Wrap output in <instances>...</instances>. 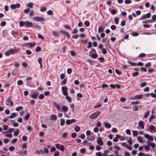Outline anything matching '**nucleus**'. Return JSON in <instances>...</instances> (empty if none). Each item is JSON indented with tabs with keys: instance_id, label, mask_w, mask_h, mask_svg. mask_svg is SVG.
<instances>
[{
	"instance_id": "nucleus-31",
	"label": "nucleus",
	"mask_w": 156,
	"mask_h": 156,
	"mask_svg": "<svg viewBox=\"0 0 156 156\" xmlns=\"http://www.w3.org/2000/svg\"><path fill=\"white\" fill-rule=\"evenodd\" d=\"M132 132L133 135L134 136H136L138 135V132L137 131L133 130Z\"/></svg>"
},
{
	"instance_id": "nucleus-22",
	"label": "nucleus",
	"mask_w": 156,
	"mask_h": 156,
	"mask_svg": "<svg viewBox=\"0 0 156 156\" xmlns=\"http://www.w3.org/2000/svg\"><path fill=\"white\" fill-rule=\"evenodd\" d=\"M17 114L15 113H13L10 115V116H9V118L10 119H13L14 118L17 116Z\"/></svg>"
},
{
	"instance_id": "nucleus-46",
	"label": "nucleus",
	"mask_w": 156,
	"mask_h": 156,
	"mask_svg": "<svg viewBox=\"0 0 156 156\" xmlns=\"http://www.w3.org/2000/svg\"><path fill=\"white\" fill-rule=\"evenodd\" d=\"M155 118V116L153 115H152L150 116L149 119V120L150 122H151L152 120Z\"/></svg>"
},
{
	"instance_id": "nucleus-21",
	"label": "nucleus",
	"mask_w": 156,
	"mask_h": 156,
	"mask_svg": "<svg viewBox=\"0 0 156 156\" xmlns=\"http://www.w3.org/2000/svg\"><path fill=\"white\" fill-rule=\"evenodd\" d=\"M104 28L101 26H100L98 27V32L99 33H100L104 31Z\"/></svg>"
},
{
	"instance_id": "nucleus-33",
	"label": "nucleus",
	"mask_w": 156,
	"mask_h": 156,
	"mask_svg": "<svg viewBox=\"0 0 156 156\" xmlns=\"http://www.w3.org/2000/svg\"><path fill=\"white\" fill-rule=\"evenodd\" d=\"M84 24L87 27H88L90 26V23L88 21L86 20L84 22Z\"/></svg>"
},
{
	"instance_id": "nucleus-30",
	"label": "nucleus",
	"mask_w": 156,
	"mask_h": 156,
	"mask_svg": "<svg viewBox=\"0 0 156 156\" xmlns=\"http://www.w3.org/2000/svg\"><path fill=\"white\" fill-rule=\"evenodd\" d=\"M25 22L23 21H20L19 22V25L20 27H23L24 26H25Z\"/></svg>"
},
{
	"instance_id": "nucleus-5",
	"label": "nucleus",
	"mask_w": 156,
	"mask_h": 156,
	"mask_svg": "<svg viewBox=\"0 0 156 156\" xmlns=\"http://www.w3.org/2000/svg\"><path fill=\"white\" fill-rule=\"evenodd\" d=\"M151 16V14L150 12H149L146 14L143 15L139 19L140 20H142L147 18H149Z\"/></svg>"
},
{
	"instance_id": "nucleus-13",
	"label": "nucleus",
	"mask_w": 156,
	"mask_h": 156,
	"mask_svg": "<svg viewBox=\"0 0 156 156\" xmlns=\"http://www.w3.org/2000/svg\"><path fill=\"white\" fill-rule=\"evenodd\" d=\"M35 43H27L25 44V46L29 48H31L33 47L35 45Z\"/></svg>"
},
{
	"instance_id": "nucleus-61",
	"label": "nucleus",
	"mask_w": 156,
	"mask_h": 156,
	"mask_svg": "<svg viewBox=\"0 0 156 156\" xmlns=\"http://www.w3.org/2000/svg\"><path fill=\"white\" fill-rule=\"evenodd\" d=\"M79 36L78 35V34H76V35H73L72 37L73 38V39H77L78 37H79Z\"/></svg>"
},
{
	"instance_id": "nucleus-20",
	"label": "nucleus",
	"mask_w": 156,
	"mask_h": 156,
	"mask_svg": "<svg viewBox=\"0 0 156 156\" xmlns=\"http://www.w3.org/2000/svg\"><path fill=\"white\" fill-rule=\"evenodd\" d=\"M57 119V117L56 115L52 114L51 115L50 119L51 120H56Z\"/></svg>"
},
{
	"instance_id": "nucleus-9",
	"label": "nucleus",
	"mask_w": 156,
	"mask_h": 156,
	"mask_svg": "<svg viewBox=\"0 0 156 156\" xmlns=\"http://www.w3.org/2000/svg\"><path fill=\"white\" fill-rule=\"evenodd\" d=\"M56 147L58 149L60 150L61 151H64L65 148L63 145H61L59 144H57L55 145Z\"/></svg>"
},
{
	"instance_id": "nucleus-29",
	"label": "nucleus",
	"mask_w": 156,
	"mask_h": 156,
	"mask_svg": "<svg viewBox=\"0 0 156 156\" xmlns=\"http://www.w3.org/2000/svg\"><path fill=\"white\" fill-rule=\"evenodd\" d=\"M30 96L31 97V98H34V99H36L37 98V96H38V95L36 93H34V94H33L31 95L30 96Z\"/></svg>"
},
{
	"instance_id": "nucleus-11",
	"label": "nucleus",
	"mask_w": 156,
	"mask_h": 156,
	"mask_svg": "<svg viewBox=\"0 0 156 156\" xmlns=\"http://www.w3.org/2000/svg\"><path fill=\"white\" fill-rule=\"evenodd\" d=\"M144 137L150 141H152L153 140V136H152L148 134H145Z\"/></svg>"
},
{
	"instance_id": "nucleus-55",
	"label": "nucleus",
	"mask_w": 156,
	"mask_h": 156,
	"mask_svg": "<svg viewBox=\"0 0 156 156\" xmlns=\"http://www.w3.org/2000/svg\"><path fill=\"white\" fill-rule=\"evenodd\" d=\"M77 134L75 133H73L71 135V137L72 138H74L76 137Z\"/></svg>"
},
{
	"instance_id": "nucleus-15",
	"label": "nucleus",
	"mask_w": 156,
	"mask_h": 156,
	"mask_svg": "<svg viewBox=\"0 0 156 156\" xmlns=\"http://www.w3.org/2000/svg\"><path fill=\"white\" fill-rule=\"evenodd\" d=\"M20 6V5L19 3H16L15 4H12L10 5V8L13 9H14L16 8H19Z\"/></svg>"
},
{
	"instance_id": "nucleus-3",
	"label": "nucleus",
	"mask_w": 156,
	"mask_h": 156,
	"mask_svg": "<svg viewBox=\"0 0 156 156\" xmlns=\"http://www.w3.org/2000/svg\"><path fill=\"white\" fill-rule=\"evenodd\" d=\"M101 114L99 111L95 112L90 115L89 117L91 119H96L97 117Z\"/></svg>"
},
{
	"instance_id": "nucleus-36",
	"label": "nucleus",
	"mask_w": 156,
	"mask_h": 156,
	"mask_svg": "<svg viewBox=\"0 0 156 156\" xmlns=\"http://www.w3.org/2000/svg\"><path fill=\"white\" fill-rule=\"evenodd\" d=\"M144 147L147 151H148L150 150V147L148 145H144Z\"/></svg>"
},
{
	"instance_id": "nucleus-64",
	"label": "nucleus",
	"mask_w": 156,
	"mask_h": 156,
	"mask_svg": "<svg viewBox=\"0 0 156 156\" xmlns=\"http://www.w3.org/2000/svg\"><path fill=\"white\" fill-rule=\"evenodd\" d=\"M95 154L97 156H101L103 154L101 152H97Z\"/></svg>"
},
{
	"instance_id": "nucleus-35",
	"label": "nucleus",
	"mask_w": 156,
	"mask_h": 156,
	"mask_svg": "<svg viewBox=\"0 0 156 156\" xmlns=\"http://www.w3.org/2000/svg\"><path fill=\"white\" fill-rule=\"evenodd\" d=\"M30 116V114L29 113H27L25 116L24 117V119L27 120Z\"/></svg>"
},
{
	"instance_id": "nucleus-48",
	"label": "nucleus",
	"mask_w": 156,
	"mask_h": 156,
	"mask_svg": "<svg viewBox=\"0 0 156 156\" xmlns=\"http://www.w3.org/2000/svg\"><path fill=\"white\" fill-rule=\"evenodd\" d=\"M86 139H87L89 140H94V138L93 136H91L90 138L87 137Z\"/></svg>"
},
{
	"instance_id": "nucleus-62",
	"label": "nucleus",
	"mask_w": 156,
	"mask_h": 156,
	"mask_svg": "<svg viewBox=\"0 0 156 156\" xmlns=\"http://www.w3.org/2000/svg\"><path fill=\"white\" fill-rule=\"evenodd\" d=\"M150 146L152 147V148L153 149H154L155 147L156 146V145L154 143H151Z\"/></svg>"
},
{
	"instance_id": "nucleus-7",
	"label": "nucleus",
	"mask_w": 156,
	"mask_h": 156,
	"mask_svg": "<svg viewBox=\"0 0 156 156\" xmlns=\"http://www.w3.org/2000/svg\"><path fill=\"white\" fill-rule=\"evenodd\" d=\"M33 19L35 21L41 22L44 20V19L40 16H35L33 18Z\"/></svg>"
},
{
	"instance_id": "nucleus-19",
	"label": "nucleus",
	"mask_w": 156,
	"mask_h": 156,
	"mask_svg": "<svg viewBox=\"0 0 156 156\" xmlns=\"http://www.w3.org/2000/svg\"><path fill=\"white\" fill-rule=\"evenodd\" d=\"M87 62H88L91 65H94L95 63V61L90 59L87 60Z\"/></svg>"
},
{
	"instance_id": "nucleus-42",
	"label": "nucleus",
	"mask_w": 156,
	"mask_h": 156,
	"mask_svg": "<svg viewBox=\"0 0 156 156\" xmlns=\"http://www.w3.org/2000/svg\"><path fill=\"white\" fill-rule=\"evenodd\" d=\"M114 21L116 24H118V23L119 20L118 18L117 17L115 18Z\"/></svg>"
},
{
	"instance_id": "nucleus-53",
	"label": "nucleus",
	"mask_w": 156,
	"mask_h": 156,
	"mask_svg": "<svg viewBox=\"0 0 156 156\" xmlns=\"http://www.w3.org/2000/svg\"><path fill=\"white\" fill-rule=\"evenodd\" d=\"M66 82L67 79H65L62 81L61 84L62 85H65L66 83Z\"/></svg>"
},
{
	"instance_id": "nucleus-45",
	"label": "nucleus",
	"mask_w": 156,
	"mask_h": 156,
	"mask_svg": "<svg viewBox=\"0 0 156 156\" xmlns=\"http://www.w3.org/2000/svg\"><path fill=\"white\" fill-rule=\"evenodd\" d=\"M127 142L130 144L132 145V138L130 137L129 139L127 140Z\"/></svg>"
},
{
	"instance_id": "nucleus-38",
	"label": "nucleus",
	"mask_w": 156,
	"mask_h": 156,
	"mask_svg": "<svg viewBox=\"0 0 156 156\" xmlns=\"http://www.w3.org/2000/svg\"><path fill=\"white\" fill-rule=\"evenodd\" d=\"M104 58L103 57H100L98 58V60L100 61L101 62H105Z\"/></svg>"
},
{
	"instance_id": "nucleus-16",
	"label": "nucleus",
	"mask_w": 156,
	"mask_h": 156,
	"mask_svg": "<svg viewBox=\"0 0 156 156\" xmlns=\"http://www.w3.org/2000/svg\"><path fill=\"white\" fill-rule=\"evenodd\" d=\"M143 95L142 94H140L135 96L134 97L132 98L131 99L133 100H138L141 99L142 98Z\"/></svg>"
},
{
	"instance_id": "nucleus-23",
	"label": "nucleus",
	"mask_w": 156,
	"mask_h": 156,
	"mask_svg": "<svg viewBox=\"0 0 156 156\" xmlns=\"http://www.w3.org/2000/svg\"><path fill=\"white\" fill-rule=\"evenodd\" d=\"M150 113V111H148L146 112L144 115V118L145 119L147 118L148 116Z\"/></svg>"
},
{
	"instance_id": "nucleus-40",
	"label": "nucleus",
	"mask_w": 156,
	"mask_h": 156,
	"mask_svg": "<svg viewBox=\"0 0 156 156\" xmlns=\"http://www.w3.org/2000/svg\"><path fill=\"white\" fill-rule=\"evenodd\" d=\"M66 98L69 102H71L72 101V99L69 96L67 95L66 96Z\"/></svg>"
},
{
	"instance_id": "nucleus-37",
	"label": "nucleus",
	"mask_w": 156,
	"mask_h": 156,
	"mask_svg": "<svg viewBox=\"0 0 156 156\" xmlns=\"http://www.w3.org/2000/svg\"><path fill=\"white\" fill-rule=\"evenodd\" d=\"M26 6L30 8H32L33 6V3L32 2H30L27 4Z\"/></svg>"
},
{
	"instance_id": "nucleus-27",
	"label": "nucleus",
	"mask_w": 156,
	"mask_h": 156,
	"mask_svg": "<svg viewBox=\"0 0 156 156\" xmlns=\"http://www.w3.org/2000/svg\"><path fill=\"white\" fill-rule=\"evenodd\" d=\"M20 131L19 129H17L16 130V131L14 132V133H13L14 136H17L19 134Z\"/></svg>"
},
{
	"instance_id": "nucleus-50",
	"label": "nucleus",
	"mask_w": 156,
	"mask_h": 156,
	"mask_svg": "<svg viewBox=\"0 0 156 156\" xmlns=\"http://www.w3.org/2000/svg\"><path fill=\"white\" fill-rule=\"evenodd\" d=\"M15 149V147L14 146H10L9 147V150L10 151H12L13 150H14Z\"/></svg>"
},
{
	"instance_id": "nucleus-59",
	"label": "nucleus",
	"mask_w": 156,
	"mask_h": 156,
	"mask_svg": "<svg viewBox=\"0 0 156 156\" xmlns=\"http://www.w3.org/2000/svg\"><path fill=\"white\" fill-rule=\"evenodd\" d=\"M26 54L28 55H30L32 53L31 51L30 50H26Z\"/></svg>"
},
{
	"instance_id": "nucleus-8",
	"label": "nucleus",
	"mask_w": 156,
	"mask_h": 156,
	"mask_svg": "<svg viewBox=\"0 0 156 156\" xmlns=\"http://www.w3.org/2000/svg\"><path fill=\"white\" fill-rule=\"evenodd\" d=\"M144 128V122L142 121L139 122L138 124V126L137 127V129H140V128L143 129Z\"/></svg>"
},
{
	"instance_id": "nucleus-47",
	"label": "nucleus",
	"mask_w": 156,
	"mask_h": 156,
	"mask_svg": "<svg viewBox=\"0 0 156 156\" xmlns=\"http://www.w3.org/2000/svg\"><path fill=\"white\" fill-rule=\"evenodd\" d=\"M17 83L18 85H21L23 84V82L21 80H19L18 81Z\"/></svg>"
},
{
	"instance_id": "nucleus-58",
	"label": "nucleus",
	"mask_w": 156,
	"mask_h": 156,
	"mask_svg": "<svg viewBox=\"0 0 156 156\" xmlns=\"http://www.w3.org/2000/svg\"><path fill=\"white\" fill-rule=\"evenodd\" d=\"M41 50V48L40 47H37L35 49L36 51V52H39Z\"/></svg>"
},
{
	"instance_id": "nucleus-43",
	"label": "nucleus",
	"mask_w": 156,
	"mask_h": 156,
	"mask_svg": "<svg viewBox=\"0 0 156 156\" xmlns=\"http://www.w3.org/2000/svg\"><path fill=\"white\" fill-rule=\"evenodd\" d=\"M46 10V8L45 7H42L40 9V11L42 12H45Z\"/></svg>"
},
{
	"instance_id": "nucleus-57",
	"label": "nucleus",
	"mask_w": 156,
	"mask_h": 156,
	"mask_svg": "<svg viewBox=\"0 0 156 156\" xmlns=\"http://www.w3.org/2000/svg\"><path fill=\"white\" fill-rule=\"evenodd\" d=\"M27 139V137L25 136H23L22 137V139L23 141H26Z\"/></svg>"
},
{
	"instance_id": "nucleus-56",
	"label": "nucleus",
	"mask_w": 156,
	"mask_h": 156,
	"mask_svg": "<svg viewBox=\"0 0 156 156\" xmlns=\"http://www.w3.org/2000/svg\"><path fill=\"white\" fill-rule=\"evenodd\" d=\"M139 74V73L137 72H136L133 73L132 76L133 77L137 76Z\"/></svg>"
},
{
	"instance_id": "nucleus-18",
	"label": "nucleus",
	"mask_w": 156,
	"mask_h": 156,
	"mask_svg": "<svg viewBox=\"0 0 156 156\" xmlns=\"http://www.w3.org/2000/svg\"><path fill=\"white\" fill-rule=\"evenodd\" d=\"M103 125L106 128L108 129L110 128L111 127V125L110 124L106 122H103Z\"/></svg>"
},
{
	"instance_id": "nucleus-44",
	"label": "nucleus",
	"mask_w": 156,
	"mask_h": 156,
	"mask_svg": "<svg viewBox=\"0 0 156 156\" xmlns=\"http://www.w3.org/2000/svg\"><path fill=\"white\" fill-rule=\"evenodd\" d=\"M133 110L134 111H137L138 110V108L137 106L135 105L133 106Z\"/></svg>"
},
{
	"instance_id": "nucleus-32",
	"label": "nucleus",
	"mask_w": 156,
	"mask_h": 156,
	"mask_svg": "<svg viewBox=\"0 0 156 156\" xmlns=\"http://www.w3.org/2000/svg\"><path fill=\"white\" fill-rule=\"evenodd\" d=\"M43 151L41 149L40 150H37L36 151V153L37 154L39 155L40 154H43Z\"/></svg>"
},
{
	"instance_id": "nucleus-41",
	"label": "nucleus",
	"mask_w": 156,
	"mask_h": 156,
	"mask_svg": "<svg viewBox=\"0 0 156 156\" xmlns=\"http://www.w3.org/2000/svg\"><path fill=\"white\" fill-rule=\"evenodd\" d=\"M23 107L22 106H20L17 107L16 108V111H19L20 110H22L23 109Z\"/></svg>"
},
{
	"instance_id": "nucleus-49",
	"label": "nucleus",
	"mask_w": 156,
	"mask_h": 156,
	"mask_svg": "<svg viewBox=\"0 0 156 156\" xmlns=\"http://www.w3.org/2000/svg\"><path fill=\"white\" fill-rule=\"evenodd\" d=\"M151 19L153 21H155L156 20V15L154 14L151 17Z\"/></svg>"
},
{
	"instance_id": "nucleus-12",
	"label": "nucleus",
	"mask_w": 156,
	"mask_h": 156,
	"mask_svg": "<svg viewBox=\"0 0 156 156\" xmlns=\"http://www.w3.org/2000/svg\"><path fill=\"white\" fill-rule=\"evenodd\" d=\"M33 27V24L31 22H29L28 21H25V27Z\"/></svg>"
},
{
	"instance_id": "nucleus-28",
	"label": "nucleus",
	"mask_w": 156,
	"mask_h": 156,
	"mask_svg": "<svg viewBox=\"0 0 156 156\" xmlns=\"http://www.w3.org/2000/svg\"><path fill=\"white\" fill-rule=\"evenodd\" d=\"M137 140L138 141L141 143H143V139L142 137L141 136H138L137 137Z\"/></svg>"
},
{
	"instance_id": "nucleus-2",
	"label": "nucleus",
	"mask_w": 156,
	"mask_h": 156,
	"mask_svg": "<svg viewBox=\"0 0 156 156\" xmlns=\"http://www.w3.org/2000/svg\"><path fill=\"white\" fill-rule=\"evenodd\" d=\"M53 104L55 106L57 110L58 111H61L62 110L63 112H66L68 111V108L66 106L62 105V109H61V107L60 105H58L56 102H53Z\"/></svg>"
},
{
	"instance_id": "nucleus-17",
	"label": "nucleus",
	"mask_w": 156,
	"mask_h": 156,
	"mask_svg": "<svg viewBox=\"0 0 156 156\" xmlns=\"http://www.w3.org/2000/svg\"><path fill=\"white\" fill-rule=\"evenodd\" d=\"M89 55L92 58L95 59L98 57V54L96 53H94L92 54L89 53Z\"/></svg>"
},
{
	"instance_id": "nucleus-25",
	"label": "nucleus",
	"mask_w": 156,
	"mask_h": 156,
	"mask_svg": "<svg viewBox=\"0 0 156 156\" xmlns=\"http://www.w3.org/2000/svg\"><path fill=\"white\" fill-rule=\"evenodd\" d=\"M60 32H61L65 34L67 36V37L68 38H69L70 37V35L69 34V33H68L66 31H65L62 30H60Z\"/></svg>"
},
{
	"instance_id": "nucleus-39",
	"label": "nucleus",
	"mask_w": 156,
	"mask_h": 156,
	"mask_svg": "<svg viewBox=\"0 0 156 156\" xmlns=\"http://www.w3.org/2000/svg\"><path fill=\"white\" fill-rule=\"evenodd\" d=\"M3 129L4 130H7L8 129L9 127L8 126L4 125L2 126Z\"/></svg>"
},
{
	"instance_id": "nucleus-54",
	"label": "nucleus",
	"mask_w": 156,
	"mask_h": 156,
	"mask_svg": "<svg viewBox=\"0 0 156 156\" xmlns=\"http://www.w3.org/2000/svg\"><path fill=\"white\" fill-rule=\"evenodd\" d=\"M47 13L48 15H52L53 13V12L51 10H49L47 11Z\"/></svg>"
},
{
	"instance_id": "nucleus-51",
	"label": "nucleus",
	"mask_w": 156,
	"mask_h": 156,
	"mask_svg": "<svg viewBox=\"0 0 156 156\" xmlns=\"http://www.w3.org/2000/svg\"><path fill=\"white\" fill-rule=\"evenodd\" d=\"M65 120L63 119H61L60 120V125L61 126H63L64 125L65 123Z\"/></svg>"
},
{
	"instance_id": "nucleus-24",
	"label": "nucleus",
	"mask_w": 156,
	"mask_h": 156,
	"mask_svg": "<svg viewBox=\"0 0 156 156\" xmlns=\"http://www.w3.org/2000/svg\"><path fill=\"white\" fill-rule=\"evenodd\" d=\"M120 136L118 135H116V136L113 139V141L115 142H117L118 141V137H119Z\"/></svg>"
},
{
	"instance_id": "nucleus-6",
	"label": "nucleus",
	"mask_w": 156,
	"mask_h": 156,
	"mask_svg": "<svg viewBox=\"0 0 156 156\" xmlns=\"http://www.w3.org/2000/svg\"><path fill=\"white\" fill-rule=\"evenodd\" d=\"M62 94L65 96H66L68 95V93L67 92V88L66 86H64L62 87Z\"/></svg>"
},
{
	"instance_id": "nucleus-63",
	"label": "nucleus",
	"mask_w": 156,
	"mask_h": 156,
	"mask_svg": "<svg viewBox=\"0 0 156 156\" xmlns=\"http://www.w3.org/2000/svg\"><path fill=\"white\" fill-rule=\"evenodd\" d=\"M44 98V96L43 94H41L39 96V98L40 99H42Z\"/></svg>"
},
{
	"instance_id": "nucleus-10",
	"label": "nucleus",
	"mask_w": 156,
	"mask_h": 156,
	"mask_svg": "<svg viewBox=\"0 0 156 156\" xmlns=\"http://www.w3.org/2000/svg\"><path fill=\"white\" fill-rule=\"evenodd\" d=\"M97 144L100 146H102L103 144V142L101 137H98L97 139Z\"/></svg>"
},
{
	"instance_id": "nucleus-1",
	"label": "nucleus",
	"mask_w": 156,
	"mask_h": 156,
	"mask_svg": "<svg viewBox=\"0 0 156 156\" xmlns=\"http://www.w3.org/2000/svg\"><path fill=\"white\" fill-rule=\"evenodd\" d=\"M20 49V48L15 47L14 48H10L5 52L6 56H9L12 54H15L19 53Z\"/></svg>"
},
{
	"instance_id": "nucleus-60",
	"label": "nucleus",
	"mask_w": 156,
	"mask_h": 156,
	"mask_svg": "<svg viewBox=\"0 0 156 156\" xmlns=\"http://www.w3.org/2000/svg\"><path fill=\"white\" fill-rule=\"evenodd\" d=\"M30 11L29 8H27L24 10V12L26 14H27Z\"/></svg>"
},
{
	"instance_id": "nucleus-52",
	"label": "nucleus",
	"mask_w": 156,
	"mask_h": 156,
	"mask_svg": "<svg viewBox=\"0 0 156 156\" xmlns=\"http://www.w3.org/2000/svg\"><path fill=\"white\" fill-rule=\"evenodd\" d=\"M67 72L68 74H70L72 72V70L71 68H69L67 69Z\"/></svg>"
},
{
	"instance_id": "nucleus-4",
	"label": "nucleus",
	"mask_w": 156,
	"mask_h": 156,
	"mask_svg": "<svg viewBox=\"0 0 156 156\" xmlns=\"http://www.w3.org/2000/svg\"><path fill=\"white\" fill-rule=\"evenodd\" d=\"M11 98L10 97L8 98L6 100L5 102V104L8 106H12L13 105V102L11 100Z\"/></svg>"
},
{
	"instance_id": "nucleus-26",
	"label": "nucleus",
	"mask_w": 156,
	"mask_h": 156,
	"mask_svg": "<svg viewBox=\"0 0 156 156\" xmlns=\"http://www.w3.org/2000/svg\"><path fill=\"white\" fill-rule=\"evenodd\" d=\"M76 132H78L80 130V127L77 126H75L74 128Z\"/></svg>"
},
{
	"instance_id": "nucleus-14",
	"label": "nucleus",
	"mask_w": 156,
	"mask_h": 156,
	"mask_svg": "<svg viewBox=\"0 0 156 156\" xmlns=\"http://www.w3.org/2000/svg\"><path fill=\"white\" fill-rule=\"evenodd\" d=\"M76 122L75 119H67L66 121V123L67 125H69L71 123H73Z\"/></svg>"
},
{
	"instance_id": "nucleus-34",
	"label": "nucleus",
	"mask_w": 156,
	"mask_h": 156,
	"mask_svg": "<svg viewBox=\"0 0 156 156\" xmlns=\"http://www.w3.org/2000/svg\"><path fill=\"white\" fill-rule=\"evenodd\" d=\"M68 135V133L67 132L63 133H62V137L64 138H65L67 137Z\"/></svg>"
}]
</instances>
